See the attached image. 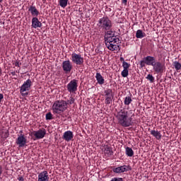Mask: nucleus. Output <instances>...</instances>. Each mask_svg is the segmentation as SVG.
I'll return each mask as SVG.
<instances>
[{
    "instance_id": "nucleus-1",
    "label": "nucleus",
    "mask_w": 181,
    "mask_h": 181,
    "mask_svg": "<svg viewBox=\"0 0 181 181\" xmlns=\"http://www.w3.org/2000/svg\"><path fill=\"white\" fill-rule=\"evenodd\" d=\"M116 118L122 127H128L132 125V117L128 118V110L127 109H121L117 112Z\"/></svg>"
},
{
    "instance_id": "nucleus-2",
    "label": "nucleus",
    "mask_w": 181,
    "mask_h": 181,
    "mask_svg": "<svg viewBox=\"0 0 181 181\" xmlns=\"http://www.w3.org/2000/svg\"><path fill=\"white\" fill-rule=\"evenodd\" d=\"M105 43L106 47H107V49L112 52L119 49V45H118L119 43V38L115 36L105 38Z\"/></svg>"
},
{
    "instance_id": "nucleus-3",
    "label": "nucleus",
    "mask_w": 181,
    "mask_h": 181,
    "mask_svg": "<svg viewBox=\"0 0 181 181\" xmlns=\"http://www.w3.org/2000/svg\"><path fill=\"white\" fill-rule=\"evenodd\" d=\"M67 102L65 100H57L52 105V111L54 114H62L67 110Z\"/></svg>"
},
{
    "instance_id": "nucleus-4",
    "label": "nucleus",
    "mask_w": 181,
    "mask_h": 181,
    "mask_svg": "<svg viewBox=\"0 0 181 181\" xmlns=\"http://www.w3.org/2000/svg\"><path fill=\"white\" fill-rule=\"evenodd\" d=\"M97 26L99 29H103V30H111L112 28V21L108 17L105 16L99 19Z\"/></svg>"
},
{
    "instance_id": "nucleus-5",
    "label": "nucleus",
    "mask_w": 181,
    "mask_h": 181,
    "mask_svg": "<svg viewBox=\"0 0 181 181\" xmlns=\"http://www.w3.org/2000/svg\"><path fill=\"white\" fill-rule=\"evenodd\" d=\"M32 86V81L30 79H28L21 87V93L22 95H28L29 93L26 91H29L30 90V86Z\"/></svg>"
},
{
    "instance_id": "nucleus-6",
    "label": "nucleus",
    "mask_w": 181,
    "mask_h": 181,
    "mask_svg": "<svg viewBox=\"0 0 181 181\" xmlns=\"http://www.w3.org/2000/svg\"><path fill=\"white\" fill-rule=\"evenodd\" d=\"M77 87H78V86L77 85V80L76 79L71 81L66 86L67 90L71 94H74V93L77 91Z\"/></svg>"
},
{
    "instance_id": "nucleus-7",
    "label": "nucleus",
    "mask_w": 181,
    "mask_h": 181,
    "mask_svg": "<svg viewBox=\"0 0 181 181\" xmlns=\"http://www.w3.org/2000/svg\"><path fill=\"white\" fill-rule=\"evenodd\" d=\"M71 62L78 66H81L84 63V58L81 57V54L74 53L71 56Z\"/></svg>"
},
{
    "instance_id": "nucleus-8",
    "label": "nucleus",
    "mask_w": 181,
    "mask_h": 181,
    "mask_svg": "<svg viewBox=\"0 0 181 181\" xmlns=\"http://www.w3.org/2000/svg\"><path fill=\"white\" fill-rule=\"evenodd\" d=\"M153 70L157 74L163 73L165 70V64L160 63V62H156L152 65Z\"/></svg>"
},
{
    "instance_id": "nucleus-9",
    "label": "nucleus",
    "mask_w": 181,
    "mask_h": 181,
    "mask_svg": "<svg viewBox=\"0 0 181 181\" xmlns=\"http://www.w3.org/2000/svg\"><path fill=\"white\" fill-rule=\"evenodd\" d=\"M30 135H33L36 139H43L46 135V129H39L37 131H34Z\"/></svg>"
},
{
    "instance_id": "nucleus-10",
    "label": "nucleus",
    "mask_w": 181,
    "mask_h": 181,
    "mask_svg": "<svg viewBox=\"0 0 181 181\" xmlns=\"http://www.w3.org/2000/svg\"><path fill=\"white\" fill-rule=\"evenodd\" d=\"M62 69L67 74V73H70L73 69V64L70 62V60L64 61L62 62Z\"/></svg>"
},
{
    "instance_id": "nucleus-11",
    "label": "nucleus",
    "mask_w": 181,
    "mask_h": 181,
    "mask_svg": "<svg viewBox=\"0 0 181 181\" xmlns=\"http://www.w3.org/2000/svg\"><path fill=\"white\" fill-rule=\"evenodd\" d=\"M26 138L25 137V135L21 134L18 136L16 141V145H18L19 148H23L26 145Z\"/></svg>"
},
{
    "instance_id": "nucleus-12",
    "label": "nucleus",
    "mask_w": 181,
    "mask_h": 181,
    "mask_svg": "<svg viewBox=\"0 0 181 181\" xmlns=\"http://www.w3.org/2000/svg\"><path fill=\"white\" fill-rule=\"evenodd\" d=\"M37 181H49V173L47 171H42L39 173Z\"/></svg>"
},
{
    "instance_id": "nucleus-13",
    "label": "nucleus",
    "mask_w": 181,
    "mask_h": 181,
    "mask_svg": "<svg viewBox=\"0 0 181 181\" xmlns=\"http://www.w3.org/2000/svg\"><path fill=\"white\" fill-rule=\"evenodd\" d=\"M73 132L71 131H66L64 133L63 135V139L64 141H66L67 142H69V141H71L73 139Z\"/></svg>"
},
{
    "instance_id": "nucleus-14",
    "label": "nucleus",
    "mask_w": 181,
    "mask_h": 181,
    "mask_svg": "<svg viewBox=\"0 0 181 181\" xmlns=\"http://www.w3.org/2000/svg\"><path fill=\"white\" fill-rule=\"evenodd\" d=\"M32 26L34 29H37V28H42V23L39 21V19L36 17H33L32 19Z\"/></svg>"
},
{
    "instance_id": "nucleus-15",
    "label": "nucleus",
    "mask_w": 181,
    "mask_h": 181,
    "mask_svg": "<svg viewBox=\"0 0 181 181\" xmlns=\"http://www.w3.org/2000/svg\"><path fill=\"white\" fill-rule=\"evenodd\" d=\"M145 62H146V64L147 66H153L155 62H156L155 59V57H151V56H147L146 57L144 58Z\"/></svg>"
},
{
    "instance_id": "nucleus-16",
    "label": "nucleus",
    "mask_w": 181,
    "mask_h": 181,
    "mask_svg": "<svg viewBox=\"0 0 181 181\" xmlns=\"http://www.w3.org/2000/svg\"><path fill=\"white\" fill-rule=\"evenodd\" d=\"M128 167L127 165H122L113 169L115 173H124V172H127Z\"/></svg>"
},
{
    "instance_id": "nucleus-17",
    "label": "nucleus",
    "mask_w": 181,
    "mask_h": 181,
    "mask_svg": "<svg viewBox=\"0 0 181 181\" xmlns=\"http://www.w3.org/2000/svg\"><path fill=\"white\" fill-rule=\"evenodd\" d=\"M28 11L33 16H37L39 15V11H37V8L34 6H30Z\"/></svg>"
},
{
    "instance_id": "nucleus-18",
    "label": "nucleus",
    "mask_w": 181,
    "mask_h": 181,
    "mask_svg": "<svg viewBox=\"0 0 181 181\" xmlns=\"http://www.w3.org/2000/svg\"><path fill=\"white\" fill-rule=\"evenodd\" d=\"M151 135L154 136L156 139H162V134H160V132L156 131V130H151Z\"/></svg>"
},
{
    "instance_id": "nucleus-19",
    "label": "nucleus",
    "mask_w": 181,
    "mask_h": 181,
    "mask_svg": "<svg viewBox=\"0 0 181 181\" xmlns=\"http://www.w3.org/2000/svg\"><path fill=\"white\" fill-rule=\"evenodd\" d=\"M95 78L98 83V84L103 85L104 84V78H103V76L100 73H97L95 76Z\"/></svg>"
},
{
    "instance_id": "nucleus-20",
    "label": "nucleus",
    "mask_w": 181,
    "mask_h": 181,
    "mask_svg": "<svg viewBox=\"0 0 181 181\" xmlns=\"http://www.w3.org/2000/svg\"><path fill=\"white\" fill-rule=\"evenodd\" d=\"M9 136V132L8 130H1L0 131V138H2V139L5 140L6 138Z\"/></svg>"
},
{
    "instance_id": "nucleus-21",
    "label": "nucleus",
    "mask_w": 181,
    "mask_h": 181,
    "mask_svg": "<svg viewBox=\"0 0 181 181\" xmlns=\"http://www.w3.org/2000/svg\"><path fill=\"white\" fill-rule=\"evenodd\" d=\"M136 37L137 39H142V37H145V33L141 30H138L136 33Z\"/></svg>"
},
{
    "instance_id": "nucleus-22",
    "label": "nucleus",
    "mask_w": 181,
    "mask_h": 181,
    "mask_svg": "<svg viewBox=\"0 0 181 181\" xmlns=\"http://www.w3.org/2000/svg\"><path fill=\"white\" fill-rule=\"evenodd\" d=\"M126 155L130 157L134 156V150L129 147H126Z\"/></svg>"
},
{
    "instance_id": "nucleus-23",
    "label": "nucleus",
    "mask_w": 181,
    "mask_h": 181,
    "mask_svg": "<svg viewBox=\"0 0 181 181\" xmlns=\"http://www.w3.org/2000/svg\"><path fill=\"white\" fill-rule=\"evenodd\" d=\"M105 97H114L112 95V89H107L104 91Z\"/></svg>"
},
{
    "instance_id": "nucleus-24",
    "label": "nucleus",
    "mask_w": 181,
    "mask_h": 181,
    "mask_svg": "<svg viewBox=\"0 0 181 181\" xmlns=\"http://www.w3.org/2000/svg\"><path fill=\"white\" fill-rule=\"evenodd\" d=\"M112 98H114V96H107L105 99V103L107 105L111 104L112 103Z\"/></svg>"
},
{
    "instance_id": "nucleus-25",
    "label": "nucleus",
    "mask_w": 181,
    "mask_h": 181,
    "mask_svg": "<svg viewBox=\"0 0 181 181\" xmlns=\"http://www.w3.org/2000/svg\"><path fill=\"white\" fill-rule=\"evenodd\" d=\"M114 37V33H112V31L108 30V31H107L105 34V39H107L108 37Z\"/></svg>"
},
{
    "instance_id": "nucleus-26",
    "label": "nucleus",
    "mask_w": 181,
    "mask_h": 181,
    "mask_svg": "<svg viewBox=\"0 0 181 181\" xmlns=\"http://www.w3.org/2000/svg\"><path fill=\"white\" fill-rule=\"evenodd\" d=\"M132 103V98L130 96H127L124 98V105H129Z\"/></svg>"
},
{
    "instance_id": "nucleus-27",
    "label": "nucleus",
    "mask_w": 181,
    "mask_h": 181,
    "mask_svg": "<svg viewBox=\"0 0 181 181\" xmlns=\"http://www.w3.org/2000/svg\"><path fill=\"white\" fill-rule=\"evenodd\" d=\"M173 66L175 67V70H177V71L181 70V64L179 63V62H177V61L174 62Z\"/></svg>"
},
{
    "instance_id": "nucleus-28",
    "label": "nucleus",
    "mask_w": 181,
    "mask_h": 181,
    "mask_svg": "<svg viewBox=\"0 0 181 181\" xmlns=\"http://www.w3.org/2000/svg\"><path fill=\"white\" fill-rule=\"evenodd\" d=\"M67 2H69V0H59V5L62 8H66L67 6Z\"/></svg>"
},
{
    "instance_id": "nucleus-29",
    "label": "nucleus",
    "mask_w": 181,
    "mask_h": 181,
    "mask_svg": "<svg viewBox=\"0 0 181 181\" xmlns=\"http://www.w3.org/2000/svg\"><path fill=\"white\" fill-rule=\"evenodd\" d=\"M105 153H106L107 155H112V150H111V148H110L109 146H106L105 148V151H104Z\"/></svg>"
},
{
    "instance_id": "nucleus-30",
    "label": "nucleus",
    "mask_w": 181,
    "mask_h": 181,
    "mask_svg": "<svg viewBox=\"0 0 181 181\" xmlns=\"http://www.w3.org/2000/svg\"><path fill=\"white\" fill-rule=\"evenodd\" d=\"M146 78L148 80L150 83H153V81H155V78H153V76H152V74H148Z\"/></svg>"
},
{
    "instance_id": "nucleus-31",
    "label": "nucleus",
    "mask_w": 181,
    "mask_h": 181,
    "mask_svg": "<svg viewBox=\"0 0 181 181\" xmlns=\"http://www.w3.org/2000/svg\"><path fill=\"white\" fill-rule=\"evenodd\" d=\"M122 67L124 68V70H128L129 67H131V64H128L126 62H122Z\"/></svg>"
},
{
    "instance_id": "nucleus-32",
    "label": "nucleus",
    "mask_w": 181,
    "mask_h": 181,
    "mask_svg": "<svg viewBox=\"0 0 181 181\" xmlns=\"http://www.w3.org/2000/svg\"><path fill=\"white\" fill-rule=\"evenodd\" d=\"M71 104H74V98L71 97L69 100L66 102V106L67 105H71Z\"/></svg>"
},
{
    "instance_id": "nucleus-33",
    "label": "nucleus",
    "mask_w": 181,
    "mask_h": 181,
    "mask_svg": "<svg viewBox=\"0 0 181 181\" xmlns=\"http://www.w3.org/2000/svg\"><path fill=\"white\" fill-rule=\"evenodd\" d=\"M128 73H129L128 69H124V70L122 71V76L123 77H128Z\"/></svg>"
},
{
    "instance_id": "nucleus-34",
    "label": "nucleus",
    "mask_w": 181,
    "mask_h": 181,
    "mask_svg": "<svg viewBox=\"0 0 181 181\" xmlns=\"http://www.w3.org/2000/svg\"><path fill=\"white\" fill-rule=\"evenodd\" d=\"M53 119V115H52L51 112H48L46 114V119Z\"/></svg>"
},
{
    "instance_id": "nucleus-35",
    "label": "nucleus",
    "mask_w": 181,
    "mask_h": 181,
    "mask_svg": "<svg viewBox=\"0 0 181 181\" xmlns=\"http://www.w3.org/2000/svg\"><path fill=\"white\" fill-rule=\"evenodd\" d=\"M146 64V62L145 61L144 58L143 60L140 62V67H145V65Z\"/></svg>"
},
{
    "instance_id": "nucleus-36",
    "label": "nucleus",
    "mask_w": 181,
    "mask_h": 181,
    "mask_svg": "<svg viewBox=\"0 0 181 181\" xmlns=\"http://www.w3.org/2000/svg\"><path fill=\"white\" fill-rule=\"evenodd\" d=\"M110 181H124L121 177H114Z\"/></svg>"
},
{
    "instance_id": "nucleus-37",
    "label": "nucleus",
    "mask_w": 181,
    "mask_h": 181,
    "mask_svg": "<svg viewBox=\"0 0 181 181\" xmlns=\"http://www.w3.org/2000/svg\"><path fill=\"white\" fill-rule=\"evenodd\" d=\"M2 165H0V176L2 175Z\"/></svg>"
},
{
    "instance_id": "nucleus-38",
    "label": "nucleus",
    "mask_w": 181,
    "mask_h": 181,
    "mask_svg": "<svg viewBox=\"0 0 181 181\" xmlns=\"http://www.w3.org/2000/svg\"><path fill=\"white\" fill-rule=\"evenodd\" d=\"M120 62H122V63L125 62V60L124 59V57H120Z\"/></svg>"
},
{
    "instance_id": "nucleus-39",
    "label": "nucleus",
    "mask_w": 181,
    "mask_h": 181,
    "mask_svg": "<svg viewBox=\"0 0 181 181\" xmlns=\"http://www.w3.org/2000/svg\"><path fill=\"white\" fill-rule=\"evenodd\" d=\"M15 66H16V67H19V62H16L15 63Z\"/></svg>"
},
{
    "instance_id": "nucleus-40",
    "label": "nucleus",
    "mask_w": 181,
    "mask_h": 181,
    "mask_svg": "<svg viewBox=\"0 0 181 181\" xmlns=\"http://www.w3.org/2000/svg\"><path fill=\"white\" fill-rule=\"evenodd\" d=\"M11 75H13V76H16V72H15V71H13V72H11Z\"/></svg>"
},
{
    "instance_id": "nucleus-41",
    "label": "nucleus",
    "mask_w": 181,
    "mask_h": 181,
    "mask_svg": "<svg viewBox=\"0 0 181 181\" xmlns=\"http://www.w3.org/2000/svg\"><path fill=\"white\" fill-rule=\"evenodd\" d=\"M122 4H127V0H122Z\"/></svg>"
},
{
    "instance_id": "nucleus-42",
    "label": "nucleus",
    "mask_w": 181,
    "mask_h": 181,
    "mask_svg": "<svg viewBox=\"0 0 181 181\" xmlns=\"http://www.w3.org/2000/svg\"><path fill=\"white\" fill-rule=\"evenodd\" d=\"M19 180L23 181V177H20V178H19Z\"/></svg>"
},
{
    "instance_id": "nucleus-43",
    "label": "nucleus",
    "mask_w": 181,
    "mask_h": 181,
    "mask_svg": "<svg viewBox=\"0 0 181 181\" xmlns=\"http://www.w3.org/2000/svg\"><path fill=\"white\" fill-rule=\"evenodd\" d=\"M4 0H0V2H2Z\"/></svg>"
},
{
    "instance_id": "nucleus-44",
    "label": "nucleus",
    "mask_w": 181,
    "mask_h": 181,
    "mask_svg": "<svg viewBox=\"0 0 181 181\" xmlns=\"http://www.w3.org/2000/svg\"><path fill=\"white\" fill-rule=\"evenodd\" d=\"M1 67H0V71H1Z\"/></svg>"
}]
</instances>
